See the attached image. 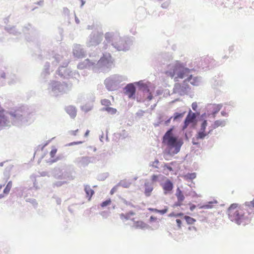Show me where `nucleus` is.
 Returning <instances> with one entry per match:
<instances>
[{
    "instance_id": "6",
    "label": "nucleus",
    "mask_w": 254,
    "mask_h": 254,
    "mask_svg": "<svg viewBox=\"0 0 254 254\" xmlns=\"http://www.w3.org/2000/svg\"><path fill=\"white\" fill-rule=\"evenodd\" d=\"M125 94L128 96L129 98H134L135 93V87L132 84H127L125 87Z\"/></svg>"
},
{
    "instance_id": "31",
    "label": "nucleus",
    "mask_w": 254,
    "mask_h": 254,
    "mask_svg": "<svg viewBox=\"0 0 254 254\" xmlns=\"http://www.w3.org/2000/svg\"><path fill=\"white\" fill-rule=\"evenodd\" d=\"M159 176L157 175H153L151 177V181L153 182H157L158 180Z\"/></svg>"
},
{
    "instance_id": "44",
    "label": "nucleus",
    "mask_w": 254,
    "mask_h": 254,
    "mask_svg": "<svg viewBox=\"0 0 254 254\" xmlns=\"http://www.w3.org/2000/svg\"><path fill=\"white\" fill-rule=\"evenodd\" d=\"M97 39H98V42L97 43V44H98L102 41V38L100 37H97Z\"/></svg>"
},
{
    "instance_id": "25",
    "label": "nucleus",
    "mask_w": 254,
    "mask_h": 254,
    "mask_svg": "<svg viewBox=\"0 0 254 254\" xmlns=\"http://www.w3.org/2000/svg\"><path fill=\"white\" fill-rule=\"evenodd\" d=\"M222 106L220 104L214 105L213 106V110H214L213 112V114H215L216 113L219 112L221 109Z\"/></svg>"
},
{
    "instance_id": "15",
    "label": "nucleus",
    "mask_w": 254,
    "mask_h": 254,
    "mask_svg": "<svg viewBox=\"0 0 254 254\" xmlns=\"http://www.w3.org/2000/svg\"><path fill=\"white\" fill-rule=\"evenodd\" d=\"M144 193L146 196H149L152 191L153 188L151 184L149 183H145Z\"/></svg>"
},
{
    "instance_id": "46",
    "label": "nucleus",
    "mask_w": 254,
    "mask_h": 254,
    "mask_svg": "<svg viewBox=\"0 0 254 254\" xmlns=\"http://www.w3.org/2000/svg\"><path fill=\"white\" fill-rule=\"evenodd\" d=\"M221 114H222L223 116H226L227 115V114L226 112H224V111H222V112H221Z\"/></svg>"
},
{
    "instance_id": "50",
    "label": "nucleus",
    "mask_w": 254,
    "mask_h": 254,
    "mask_svg": "<svg viewBox=\"0 0 254 254\" xmlns=\"http://www.w3.org/2000/svg\"><path fill=\"white\" fill-rule=\"evenodd\" d=\"M192 143H193V144H197V142H195L194 141V138H193V139Z\"/></svg>"
},
{
    "instance_id": "17",
    "label": "nucleus",
    "mask_w": 254,
    "mask_h": 254,
    "mask_svg": "<svg viewBox=\"0 0 254 254\" xmlns=\"http://www.w3.org/2000/svg\"><path fill=\"white\" fill-rule=\"evenodd\" d=\"M134 226L136 228L144 229L147 227V225L142 221H137L134 222Z\"/></svg>"
},
{
    "instance_id": "2",
    "label": "nucleus",
    "mask_w": 254,
    "mask_h": 254,
    "mask_svg": "<svg viewBox=\"0 0 254 254\" xmlns=\"http://www.w3.org/2000/svg\"><path fill=\"white\" fill-rule=\"evenodd\" d=\"M173 128L170 129L163 137V143L166 145L169 149V153L174 155L178 153L183 144L182 138H178L172 135Z\"/></svg>"
},
{
    "instance_id": "20",
    "label": "nucleus",
    "mask_w": 254,
    "mask_h": 254,
    "mask_svg": "<svg viewBox=\"0 0 254 254\" xmlns=\"http://www.w3.org/2000/svg\"><path fill=\"white\" fill-rule=\"evenodd\" d=\"M103 110L112 115L115 114L117 113V110L115 108L110 107L104 108Z\"/></svg>"
},
{
    "instance_id": "35",
    "label": "nucleus",
    "mask_w": 254,
    "mask_h": 254,
    "mask_svg": "<svg viewBox=\"0 0 254 254\" xmlns=\"http://www.w3.org/2000/svg\"><path fill=\"white\" fill-rule=\"evenodd\" d=\"M164 168H166L167 169H168V170L169 171H172V170H173V169H172V168L171 166H169V165H168V164H165L164 165Z\"/></svg>"
},
{
    "instance_id": "16",
    "label": "nucleus",
    "mask_w": 254,
    "mask_h": 254,
    "mask_svg": "<svg viewBox=\"0 0 254 254\" xmlns=\"http://www.w3.org/2000/svg\"><path fill=\"white\" fill-rule=\"evenodd\" d=\"M211 130H209V132H206V131L199 130L197 133L195 135V138L196 140L198 139H203L210 132Z\"/></svg>"
},
{
    "instance_id": "43",
    "label": "nucleus",
    "mask_w": 254,
    "mask_h": 254,
    "mask_svg": "<svg viewBox=\"0 0 254 254\" xmlns=\"http://www.w3.org/2000/svg\"><path fill=\"white\" fill-rule=\"evenodd\" d=\"M116 191V188L115 187H114L110 191V193L111 194H113L115 191Z\"/></svg>"
},
{
    "instance_id": "32",
    "label": "nucleus",
    "mask_w": 254,
    "mask_h": 254,
    "mask_svg": "<svg viewBox=\"0 0 254 254\" xmlns=\"http://www.w3.org/2000/svg\"><path fill=\"white\" fill-rule=\"evenodd\" d=\"M191 107H192V109L194 111H196L197 108V103L196 102L192 103V105H191Z\"/></svg>"
},
{
    "instance_id": "19",
    "label": "nucleus",
    "mask_w": 254,
    "mask_h": 254,
    "mask_svg": "<svg viewBox=\"0 0 254 254\" xmlns=\"http://www.w3.org/2000/svg\"><path fill=\"white\" fill-rule=\"evenodd\" d=\"M12 185V182L9 181L7 183L6 186L5 187V188H4V189L3 190V193H4L5 194H8V193L9 192V191L11 189Z\"/></svg>"
},
{
    "instance_id": "36",
    "label": "nucleus",
    "mask_w": 254,
    "mask_h": 254,
    "mask_svg": "<svg viewBox=\"0 0 254 254\" xmlns=\"http://www.w3.org/2000/svg\"><path fill=\"white\" fill-rule=\"evenodd\" d=\"M82 162H89V158L88 157H82L81 158Z\"/></svg>"
},
{
    "instance_id": "22",
    "label": "nucleus",
    "mask_w": 254,
    "mask_h": 254,
    "mask_svg": "<svg viewBox=\"0 0 254 254\" xmlns=\"http://www.w3.org/2000/svg\"><path fill=\"white\" fill-rule=\"evenodd\" d=\"M184 218L186 220L187 223L190 225L194 224V222L196 221L195 219L189 216H185L184 217Z\"/></svg>"
},
{
    "instance_id": "48",
    "label": "nucleus",
    "mask_w": 254,
    "mask_h": 254,
    "mask_svg": "<svg viewBox=\"0 0 254 254\" xmlns=\"http://www.w3.org/2000/svg\"><path fill=\"white\" fill-rule=\"evenodd\" d=\"M81 143H82V142H81V141L77 142H74L71 143L70 144H72H72H77Z\"/></svg>"
},
{
    "instance_id": "26",
    "label": "nucleus",
    "mask_w": 254,
    "mask_h": 254,
    "mask_svg": "<svg viewBox=\"0 0 254 254\" xmlns=\"http://www.w3.org/2000/svg\"><path fill=\"white\" fill-rule=\"evenodd\" d=\"M207 126V121L206 120L203 121L200 126V128L199 130H201V131H205V129H206Z\"/></svg>"
},
{
    "instance_id": "1",
    "label": "nucleus",
    "mask_w": 254,
    "mask_h": 254,
    "mask_svg": "<svg viewBox=\"0 0 254 254\" xmlns=\"http://www.w3.org/2000/svg\"><path fill=\"white\" fill-rule=\"evenodd\" d=\"M229 218L238 225H245L250 222V219L245 215L244 209L238 203L231 204L227 210Z\"/></svg>"
},
{
    "instance_id": "45",
    "label": "nucleus",
    "mask_w": 254,
    "mask_h": 254,
    "mask_svg": "<svg viewBox=\"0 0 254 254\" xmlns=\"http://www.w3.org/2000/svg\"><path fill=\"white\" fill-rule=\"evenodd\" d=\"M89 132L90 131L89 130H86V132L85 133L84 136L85 137H87L88 135Z\"/></svg>"
},
{
    "instance_id": "39",
    "label": "nucleus",
    "mask_w": 254,
    "mask_h": 254,
    "mask_svg": "<svg viewBox=\"0 0 254 254\" xmlns=\"http://www.w3.org/2000/svg\"><path fill=\"white\" fill-rule=\"evenodd\" d=\"M105 38L107 40H109L111 38V36L110 34L106 33L105 35Z\"/></svg>"
},
{
    "instance_id": "47",
    "label": "nucleus",
    "mask_w": 254,
    "mask_h": 254,
    "mask_svg": "<svg viewBox=\"0 0 254 254\" xmlns=\"http://www.w3.org/2000/svg\"><path fill=\"white\" fill-rule=\"evenodd\" d=\"M172 118H170L169 120H168L167 121H166L165 122V124L166 125H167L168 124H169L170 122V121H171V119Z\"/></svg>"
},
{
    "instance_id": "34",
    "label": "nucleus",
    "mask_w": 254,
    "mask_h": 254,
    "mask_svg": "<svg viewBox=\"0 0 254 254\" xmlns=\"http://www.w3.org/2000/svg\"><path fill=\"white\" fill-rule=\"evenodd\" d=\"M159 164V161L157 159H156L154 162L152 163V166H154L155 168H158V164Z\"/></svg>"
},
{
    "instance_id": "21",
    "label": "nucleus",
    "mask_w": 254,
    "mask_h": 254,
    "mask_svg": "<svg viewBox=\"0 0 254 254\" xmlns=\"http://www.w3.org/2000/svg\"><path fill=\"white\" fill-rule=\"evenodd\" d=\"M213 202L212 201L209 202L208 203L206 204H204L202 205H200L199 206V208L200 209H211L213 207Z\"/></svg>"
},
{
    "instance_id": "11",
    "label": "nucleus",
    "mask_w": 254,
    "mask_h": 254,
    "mask_svg": "<svg viewBox=\"0 0 254 254\" xmlns=\"http://www.w3.org/2000/svg\"><path fill=\"white\" fill-rule=\"evenodd\" d=\"M84 191L86 193V197L87 198L88 201H90L91 197L94 194V191L91 189L90 186L85 185L84 186Z\"/></svg>"
},
{
    "instance_id": "8",
    "label": "nucleus",
    "mask_w": 254,
    "mask_h": 254,
    "mask_svg": "<svg viewBox=\"0 0 254 254\" xmlns=\"http://www.w3.org/2000/svg\"><path fill=\"white\" fill-rule=\"evenodd\" d=\"M176 195L177 197L178 201L175 202L174 205L175 206H180L182 205L183 201L185 199V196L182 191L179 189L177 190Z\"/></svg>"
},
{
    "instance_id": "14",
    "label": "nucleus",
    "mask_w": 254,
    "mask_h": 254,
    "mask_svg": "<svg viewBox=\"0 0 254 254\" xmlns=\"http://www.w3.org/2000/svg\"><path fill=\"white\" fill-rule=\"evenodd\" d=\"M7 120L4 115V110H0V127L4 126L6 125Z\"/></svg>"
},
{
    "instance_id": "53",
    "label": "nucleus",
    "mask_w": 254,
    "mask_h": 254,
    "mask_svg": "<svg viewBox=\"0 0 254 254\" xmlns=\"http://www.w3.org/2000/svg\"><path fill=\"white\" fill-rule=\"evenodd\" d=\"M3 196V195H2L1 194H0V198H1V197H2Z\"/></svg>"
},
{
    "instance_id": "24",
    "label": "nucleus",
    "mask_w": 254,
    "mask_h": 254,
    "mask_svg": "<svg viewBox=\"0 0 254 254\" xmlns=\"http://www.w3.org/2000/svg\"><path fill=\"white\" fill-rule=\"evenodd\" d=\"M101 103L102 105L106 106V107H109L111 105V101L107 99H102L101 101Z\"/></svg>"
},
{
    "instance_id": "37",
    "label": "nucleus",
    "mask_w": 254,
    "mask_h": 254,
    "mask_svg": "<svg viewBox=\"0 0 254 254\" xmlns=\"http://www.w3.org/2000/svg\"><path fill=\"white\" fill-rule=\"evenodd\" d=\"M176 223L179 228H181V224H182V221L180 219H177L176 220Z\"/></svg>"
},
{
    "instance_id": "28",
    "label": "nucleus",
    "mask_w": 254,
    "mask_h": 254,
    "mask_svg": "<svg viewBox=\"0 0 254 254\" xmlns=\"http://www.w3.org/2000/svg\"><path fill=\"white\" fill-rule=\"evenodd\" d=\"M111 199H109L108 200H106V201H103L101 204V206L102 207H104L107 205H110L111 204Z\"/></svg>"
},
{
    "instance_id": "42",
    "label": "nucleus",
    "mask_w": 254,
    "mask_h": 254,
    "mask_svg": "<svg viewBox=\"0 0 254 254\" xmlns=\"http://www.w3.org/2000/svg\"><path fill=\"white\" fill-rule=\"evenodd\" d=\"M196 207V206L194 204H191L190 206V210L193 211Z\"/></svg>"
},
{
    "instance_id": "30",
    "label": "nucleus",
    "mask_w": 254,
    "mask_h": 254,
    "mask_svg": "<svg viewBox=\"0 0 254 254\" xmlns=\"http://www.w3.org/2000/svg\"><path fill=\"white\" fill-rule=\"evenodd\" d=\"M78 132V129H76L75 130H71L69 132V133L70 135L72 136H76L77 135V133Z\"/></svg>"
},
{
    "instance_id": "41",
    "label": "nucleus",
    "mask_w": 254,
    "mask_h": 254,
    "mask_svg": "<svg viewBox=\"0 0 254 254\" xmlns=\"http://www.w3.org/2000/svg\"><path fill=\"white\" fill-rule=\"evenodd\" d=\"M183 215V213H178V214H170V216H182Z\"/></svg>"
},
{
    "instance_id": "40",
    "label": "nucleus",
    "mask_w": 254,
    "mask_h": 254,
    "mask_svg": "<svg viewBox=\"0 0 254 254\" xmlns=\"http://www.w3.org/2000/svg\"><path fill=\"white\" fill-rule=\"evenodd\" d=\"M157 219L156 217L151 216L150 218V221L153 222L156 221Z\"/></svg>"
},
{
    "instance_id": "29",
    "label": "nucleus",
    "mask_w": 254,
    "mask_h": 254,
    "mask_svg": "<svg viewBox=\"0 0 254 254\" xmlns=\"http://www.w3.org/2000/svg\"><path fill=\"white\" fill-rule=\"evenodd\" d=\"M185 177L187 179L192 180L195 178L196 175L195 173H190L186 175Z\"/></svg>"
},
{
    "instance_id": "49",
    "label": "nucleus",
    "mask_w": 254,
    "mask_h": 254,
    "mask_svg": "<svg viewBox=\"0 0 254 254\" xmlns=\"http://www.w3.org/2000/svg\"><path fill=\"white\" fill-rule=\"evenodd\" d=\"M10 115H11L12 116H13V117H16V114H14V113H10Z\"/></svg>"
},
{
    "instance_id": "38",
    "label": "nucleus",
    "mask_w": 254,
    "mask_h": 254,
    "mask_svg": "<svg viewBox=\"0 0 254 254\" xmlns=\"http://www.w3.org/2000/svg\"><path fill=\"white\" fill-rule=\"evenodd\" d=\"M148 210L150 211H152V212H157L159 211V210L157 209H156V208H148Z\"/></svg>"
},
{
    "instance_id": "52",
    "label": "nucleus",
    "mask_w": 254,
    "mask_h": 254,
    "mask_svg": "<svg viewBox=\"0 0 254 254\" xmlns=\"http://www.w3.org/2000/svg\"><path fill=\"white\" fill-rule=\"evenodd\" d=\"M148 98L150 100L152 99V97H149Z\"/></svg>"
},
{
    "instance_id": "9",
    "label": "nucleus",
    "mask_w": 254,
    "mask_h": 254,
    "mask_svg": "<svg viewBox=\"0 0 254 254\" xmlns=\"http://www.w3.org/2000/svg\"><path fill=\"white\" fill-rule=\"evenodd\" d=\"M58 149L56 147L53 146L52 148L51 151L50 152V160L49 161L50 163H53L56 162L59 160H60V158L59 157L56 156V154L57 152Z\"/></svg>"
},
{
    "instance_id": "7",
    "label": "nucleus",
    "mask_w": 254,
    "mask_h": 254,
    "mask_svg": "<svg viewBox=\"0 0 254 254\" xmlns=\"http://www.w3.org/2000/svg\"><path fill=\"white\" fill-rule=\"evenodd\" d=\"M187 78L185 79L183 83L185 84L187 82H190L193 85L197 86L199 84V80L197 77L193 76L191 74L189 73V75L187 76Z\"/></svg>"
},
{
    "instance_id": "5",
    "label": "nucleus",
    "mask_w": 254,
    "mask_h": 254,
    "mask_svg": "<svg viewBox=\"0 0 254 254\" xmlns=\"http://www.w3.org/2000/svg\"><path fill=\"white\" fill-rule=\"evenodd\" d=\"M112 45L119 51H124L127 48L126 41L121 38L116 39Z\"/></svg>"
},
{
    "instance_id": "33",
    "label": "nucleus",
    "mask_w": 254,
    "mask_h": 254,
    "mask_svg": "<svg viewBox=\"0 0 254 254\" xmlns=\"http://www.w3.org/2000/svg\"><path fill=\"white\" fill-rule=\"evenodd\" d=\"M168 211V208L166 207L165 209L162 210H159L158 213H160L161 214H164Z\"/></svg>"
},
{
    "instance_id": "51",
    "label": "nucleus",
    "mask_w": 254,
    "mask_h": 254,
    "mask_svg": "<svg viewBox=\"0 0 254 254\" xmlns=\"http://www.w3.org/2000/svg\"><path fill=\"white\" fill-rule=\"evenodd\" d=\"M3 187V185H0V190L2 189V188Z\"/></svg>"
},
{
    "instance_id": "3",
    "label": "nucleus",
    "mask_w": 254,
    "mask_h": 254,
    "mask_svg": "<svg viewBox=\"0 0 254 254\" xmlns=\"http://www.w3.org/2000/svg\"><path fill=\"white\" fill-rule=\"evenodd\" d=\"M190 71V69L185 67L182 64L176 63L169 65V70L166 72V74L172 78H174L175 81H178L179 79H183L189 76Z\"/></svg>"
},
{
    "instance_id": "10",
    "label": "nucleus",
    "mask_w": 254,
    "mask_h": 254,
    "mask_svg": "<svg viewBox=\"0 0 254 254\" xmlns=\"http://www.w3.org/2000/svg\"><path fill=\"white\" fill-rule=\"evenodd\" d=\"M162 188L164 191V193L167 194L171 191L173 188V185L171 181L168 179L163 184Z\"/></svg>"
},
{
    "instance_id": "27",
    "label": "nucleus",
    "mask_w": 254,
    "mask_h": 254,
    "mask_svg": "<svg viewBox=\"0 0 254 254\" xmlns=\"http://www.w3.org/2000/svg\"><path fill=\"white\" fill-rule=\"evenodd\" d=\"M185 112L182 113H175L174 116V120H175L178 118H182L184 117Z\"/></svg>"
},
{
    "instance_id": "23",
    "label": "nucleus",
    "mask_w": 254,
    "mask_h": 254,
    "mask_svg": "<svg viewBox=\"0 0 254 254\" xmlns=\"http://www.w3.org/2000/svg\"><path fill=\"white\" fill-rule=\"evenodd\" d=\"M224 125L225 123L224 121L217 120L214 123L213 125V128H215L219 126H223Z\"/></svg>"
},
{
    "instance_id": "4",
    "label": "nucleus",
    "mask_w": 254,
    "mask_h": 254,
    "mask_svg": "<svg viewBox=\"0 0 254 254\" xmlns=\"http://www.w3.org/2000/svg\"><path fill=\"white\" fill-rule=\"evenodd\" d=\"M195 119L196 115L195 113H192L191 111H190L185 119L184 125L183 127V129H185L189 125L191 124L193 125L195 123Z\"/></svg>"
},
{
    "instance_id": "18",
    "label": "nucleus",
    "mask_w": 254,
    "mask_h": 254,
    "mask_svg": "<svg viewBox=\"0 0 254 254\" xmlns=\"http://www.w3.org/2000/svg\"><path fill=\"white\" fill-rule=\"evenodd\" d=\"M245 205L247 207L248 210L251 211L250 213L254 214V198L251 201L246 202Z\"/></svg>"
},
{
    "instance_id": "13",
    "label": "nucleus",
    "mask_w": 254,
    "mask_h": 254,
    "mask_svg": "<svg viewBox=\"0 0 254 254\" xmlns=\"http://www.w3.org/2000/svg\"><path fill=\"white\" fill-rule=\"evenodd\" d=\"M135 215V213L132 211L128 212L125 214L122 213L120 214V218L123 221L130 219L132 216Z\"/></svg>"
},
{
    "instance_id": "12",
    "label": "nucleus",
    "mask_w": 254,
    "mask_h": 254,
    "mask_svg": "<svg viewBox=\"0 0 254 254\" xmlns=\"http://www.w3.org/2000/svg\"><path fill=\"white\" fill-rule=\"evenodd\" d=\"M66 113L70 116L71 118H74L76 115V110L75 108L72 106H67L65 108Z\"/></svg>"
}]
</instances>
